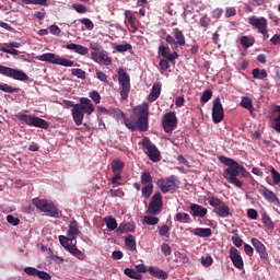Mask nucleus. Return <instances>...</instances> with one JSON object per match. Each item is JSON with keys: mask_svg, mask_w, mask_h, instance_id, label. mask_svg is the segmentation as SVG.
Returning a JSON list of instances; mask_svg holds the SVG:
<instances>
[{"mask_svg": "<svg viewBox=\"0 0 280 280\" xmlns=\"http://www.w3.org/2000/svg\"><path fill=\"white\" fill-rule=\"evenodd\" d=\"M218 160L220 161V163H223L225 166H228V168H225L223 172V176L228 180V183L233 185L234 187H243V182L238 178L240 175L244 178L249 177L253 182H255V178L250 176L245 167L237 161L229 159L224 155H220Z\"/></svg>", "mask_w": 280, "mask_h": 280, "instance_id": "1", "label": "nucleus"}, {"mask_svg": "<svg viewBox=\"0 0 280 280\" xmlns=\"http://www.w3.org/2000/svg\"><path fill=\"white\" fill-rule=\"evenodd\" d=\"M115 116L117 118H124V124L127 129L132 132L139 130L140 132H148L149 130V117H150V106L148 103H143L138 107L137 119L126 118V115L120 109H115Z\"/></svg>", "mask_w": 280, "mask_h": 280, "instance_id": "2", "label": "nucleus"}, {"mask_svg": "<svg viewBox=\"0 0 280 280\" xmlns=\"http://www.w3.org/2000/svg\"><path fill=\"white\" fill-rule=\"evenodd\" d=\"M35 59L37 61H42V62H46V63H50V65H60L63 67H74L75 62L71 59H67V58H62L59 55H55L51 52H47L44 55H37L35 57Z\"/></svg>", "mask_w": 280, "mask_h": 280, "instance_id": "3", "label": "nucleus"}, {"mask_svg": "<svg viewBox=\"0 0 280 280\" xmlns=\"http://www.w3.org/2000/svg\"><path fill=\"white\" fill-rule=\"evenodd\" d=\"M32 205L42 212L46 213V215L50 218H59V211L57 207L47 201L46 199H40L38 197L32 199Z\"/></svg>", "mask_w": 280, "mask_h": 280, "instance_id": "4", "label": "nucleus"}, {"mask_svg": "<svg viewBox=\"0 0 280 280\" xmlns=\"http://www.w3.org/2000/svg\"><path fill=\"white\" fill-rule=\"evenodd\" d=\"M209 205L213 208V212L221 219H226L233 217V212L230 211V208L224 201L218 197L209 198Z\"/></svg>", "mask_w": 280, "mask_h": 280, "instance_id": "5", "label": "nucleus"}, {"mask_svg": "<svg viewBox=\"0 0 280 280\" xmlns=\"http://www.w3.org/2000/svg\"><path fill=\"white\" fill-rule=\"evenodd\" d=\"M118 82L121 86L120 97L121 100H128L130 93V77L124 68L118 70Z\"/></svg>", "mask_w": 280, "mask_h": 280, "instance_id": "6", "label": "nucleus"}, {"mask_svg": "<svg viewBox=\"0 0 280 280\" xmlns=\"http://www.w3.org/2000/svg\"><path fill=\"white\" fill-rule=\"evenodd\" d=\"M0 74L11 78L15 81H21V82H25L30 80V77L25 72L13 69V68H9L5 66H1V65H0Z\"/></svg>", "mask_w": 280, "mask_h": 280, "instance_id": "7", "label": "nucleus"}, {"mask_svg": "<svg viewBox=\"0 0 280 280\" xmlns=\"http://www.w3.org/2000/svg\"><path fill=\"white\" fill-rule=\"evenodd\" d=\"M140 143L147 150V155H149L152 162L158 163L161 161V152L149 138H143Z\"/></svg>", "mask_w": 280, "mask_h": 280, "instance_id": "8", "label": "nucleus"}, {"mask_svg": "<svg viewBox=\"0 0 280 280\" xmlns=\"http://www.w3.org/2000/svg\"><path fill=\"white\" fill-rule=\"evenodd\" d=\"M59 241L62 247L66 248L72 255H74V257H78L79 259L84 258V254L77 247V241L69 242V240H67V236L65 235H60Z\"/></svg>", "mask_w": 280, "mask_h": 280, "instance_id": "9", "label": "nucleus"}, {"mask_svg": "<svg viewBox=\"0 0 280 280\" xmlns=\"http://www.w3.org/2000/svg\"><path fill=\"white\" fill-rule=\"evenodd\" d=\"M162 207H163V196L161 192H156L152 201L149 205V208L147 209V213L151 215H158L162 212Z\"/></svg>", "mask_w": 280, "mask_h": 280, "instance_id": "10", "label": "nucleus"}, {"mask_svg": "<svg viewBox=\"0 0 280 280\" xmlns=\"http://www.w3.org/2000/svg\"><path fill=\"white\" fill-rule=\"evenodd\" d=\"M176 126V116L174 112H168L163 115L162 118V128L165 133H171L174 131Z\"/></svg>", "mask_w": 280, "mask_h": 280, "instance_id": "11", "label": "nucleus"}, {"mask_svg": "<svg viewBox=\"0 0 280 280\" xmlns=\"http://www.w3.org/2000/svg\"><path fill=\"white\" fill-rule=\"evenodd\" d=\"M224 119V109L221 103V98L217 97L213 101L212 106V120L214 124H220Z\"/></svg>", "mask_w": 280, "mask_h": 280, "instance_id": "12", "label": "nucleus"}, {"mask_svg": "<svg viewBox=\"0 0 280 280\" xmlns=\"http://www.w3.org/2000/svg\"><path fill=\"white\" fill-rule=\"evenodd\" d=\"M229 257L233 264V266L237 269V270H243L244 268V260L241 256L240 250L236 247H232L229 250Z\"/></svg>", "mask_w": 280, "mask_h": 280, "instance_id": "13", "label": "nucleus"}, {"mask_svg": "<svg viewBox=\"0 0 280 280\" xmlns=\"http://www.w3.org/2000/svg\"><path fill=\"white\" fill-rule=\"evenodd\" d=\"M248 24L258 32L268 28V22L265 18L249 16Z\"/></svg>", "mask_w": 280, "mask_h": 280, "instance_id": "14", "label": "nucleus"}, {"mask_svg": "<svg viewBox=\"0 0 280 280\" xmlns=\"http://www.w3.org/2000/svg\"><path fill=\"white\" fill-rule=\"evenodd\" d=\"M79 234H80L79 223L75 220H73L69 223V229H68V232H67L68 242L73 244V242L77 241V237L79 236Z\"/></svg>", "mask_w": 280, "mask_h": 280, "instance_id": "15", "label": "nucleus"}, {"mask_svg": "<svg viewBox=\"0 0 280 280\" xmlns=\"http://www.w3.org/2000/svg\"><path fill=\"white\" fill-rule=\"evenodd\" d=\"M158 186L163 194L171 191L175 186V177L158 179Z\"/></svg>", "mask_w": 280, "mask_h": 280, "instance_id": "16", "label": "nucleus"}, {"mask_svg": "<svg viewBox=\"0 0 280 280\" xmlns=\"http://www.w3.org/2000/svg\"><path fill=\"white\" fill-rule=\"evenodd\" d=\"M79 107L88 116H91L95 112V107L92 104V101L88 97H81L80 98Z\"/></svg>", "mask_w": 280, "mask_h": 280, "instance_id": "17", "label": "nucleus"}, {"mask_svg": "<svg viewBox=\"0 0 280 280\" xmlns=\"http://www.w3.org/2000/svg\"><path fill=\"white\" fill-rule=\"evenodd\" d=\"M252 245L255 248L256 253L260 255L261 259H268V253L266 250L265 245L258 238H252Z\"/></svg>", "mask_w": 280, "mask_h": 280, "instance_id": "18", "label": "nucleus"}, {"mask_svg": "<svg viewBox=\"0 0 280 280\" xmlns=\"http://www.w3.org/2000/svg\"><path fill=\"white\" fill-rule=\"evenodd\" d=\"M71 116L74 120V125L81 126L83 122L84 113L79 107V104L74 105V108L71 109Z\"/></svg>", "mask_w": 280, "mask_h": 280, "instance_id": "19", "label": "nucleus"}, {"mask_svg": "<svg viewBox=\"0 0 280 280\" xmlns=\"http://www.w3.org/2000/svg\"><path fill=\"white\" fill-rule=\"evenodd\" d=\"M158 54L174 65L176 52L171 54L167 46L160 45Z\"/></svg>", "mask_w": 280, "mask_h": 280, "instance_id": "20", "label": "nucleus"}, {"mask_svg": "<svg viewBox=\"0 0 280 280\" xmlns=\"http://www.w3.org/2000/svg\"><path fill=\"white\" fill-rule=\"evenodd\" d=\"M189 209L192 211L191 214L195 218L203 219L208 214V210L200 205L192 203Z\"/></svg>", "mask_w": 280, "mask_h": 280, "instance_id": "21", "label": "nucleus"}, {"mask_svg": "<svg viewBox=\"0 0 280 280\" xmlns=\"http://www.w3.org/2000/svg\"><path fill=\"white\" fill-rule=\"evenodd\" d=\"M262 196L269 203H275L278 206L280 205V199L272 190L265 188L262 191Z\"/></svg>", "mask_w": 280, "mask_h": 280, "instance_id": "22", "label": "nucleus"}, {"mask_svg": "<svg viewBox=\"0 0 280 280\" xmlns=\"http://www.w3.org/2000/svg\"><path fill=\"white\" fill-rule=\"evenodd\" d=\"M67 49L69 50H74V52L81 55V56H86L89 54V48L84 47L79 44L70 43L66 46Z\"/></svg>", "mask_w": 280, "mask_h": 280, "instance_id": "23", "label": "nucleus"}, {"mask_svg": "<svg viewBox=\"0 0 280 280\" xmlns=\"http://www.w3.org/2000/svg\"><path fill=\"white\" fill-rule=\"evenodd\" d=\"M162 93V84L161 83H154L152 88V92L149 95V102L153 103L154 101L159 100Z\"/></svg>", "mask_w": 280, "mask_h": 280, "instance_id": "24", "label": "nucleus"}, {"mask_svg": "<svg viewBox=\"0 0 280 280\" xmlns=\"http://www.w3.org/2000/svg\"><path fill=\"white\" fill-rule=\"evenodd\" d=\"M192 234L197 237H211L212 231L210 228H195Z\"/></svg>", "mask_w": 280, "mask_h": 280, "instance_id": "25", "label": "nucleus"}, {"mask_svg": "<svg viewBox=\"0 0 280 280\" xmlns=\"http://www.w3.org/2000/svg\"><path fill=\"white\" fill-rule=\"evenodd\" d=\"M16 118L23 124H26L27 126L33 127L35 116L27 115L24 113H18Z\"/></svg>", "mask_w": 280, "mask_h": 280, "instance_id": "26", "label": "nucleus"}, {"mask_svg": "<svg viewBox=\"0 0 280 280\" xmlns=\"http://www.w3.org/2000/svg\"><path fill=\"white\" fill-rule=\"evenodd\" d=\"M125 246L131 250V252H136L137 249V243H136V237L132 234H128L125 237Z\"/></svg>", "mask_w": 280, "mask_h": 280, "instance_id": "27", "label": "nucleus"}, {"mask_svg": "<svg viewBox=\"0 0 280 280\" xmlns=\"http://www.w3.org/2000/svg\"><path fill=\"white\" fill-rule=\"evenodd\" d=\"M125 162L121 160H112V173H121L125 170Z\"/></svg>", "mask_w": 280, "mask_h": 280, "instance_id": "28", "label": "nucleus"}, {"mask_svg": "<svg viewBox=\"0 0 280 280\" xmlns=\"http://www.w3.org/2000/svg\"><path fill=\"white\" fill-rule=\"evenodd\" d=\"M149 272H150V275H152L153 277H155L158 279H163V280L167 279V273L162 269L150 267Z\"/></svg>", "mask_w": 280, "mask_h": 280, "instance_id": "29", "label": "nucleus"}, {"mask_svg": "<svg viewBox=\"0 0 280 280\" xmlns=\"http://www.w3.org/2000/svg\"><path fill=\"white\" fill-rule=\"evenodd\" d=\"M104 222L108 231H115L118 226L117 221L113 215L105 217Z\"/></svg>", "mask_w": 280, "mask_h": 280, "instance_id": "30", "label": "nucleus"}, {"mask_svg": "<svg viewBox=\"0 0 280 280\" xmlns=\"http://www.w3.org/2000/svg\"><path fill=\"white\" fill-rule=\"evenodd\" d=\"M32 127H35V128H40V129H48L49 128V122H47L46 120L37 117V116H34V120H33V125Z\"/></svg>", "mask_w": 280, "mask_h": 280, "instance_id": "31", "label": "nucleus"}, {"mask_svg": "<svg viewBox=\"0 0 280 280\" xmlns=\"http://www.w3.org/2000/svg\"><path fill=\"white\" fill-rule=\"evenodd\" d=\"M124 275H126L128 278L135 279V280H142V275L138 273L137 270L132 268H125Z\"/></svg>", "mask_w": 280, "mask_h": 280, "instance_id": "32", "label": "nucleus"}, {"mask_svg": "<svg viewBox=\"0 0 280 280\" xmlns=\"http://www.w3.org/2000/svg\"><path fill=\"white\" fill-rule=\"evenodd\" d=\"M26 5H40L44 8L49 7V0H22Z\"/></svg>", "mask_w": 280, "mask_h": 280, "instance_id": "33", "label": "nucleus"}, {"mask_svg": "<svg viewBox=\"0 0 280 280\" xmlns=\"http://www.w3.org/2000/svg\"><path fill=\"white\" fill-rule=\"evenodd\" d=\"M256 44L255 37L243 36L241 37V46L245 48L253 47Z\"/></svg>", "mask_w": 280, "mask_h": 280, "instance_id": "34", "label": "nucleus"}, {"mask_svg": "<svg viewBox=\"0 0 280 280\" xmlns=\"http://www.w3.org/2000/svg\"><path fill=\"white\" fill-rule=\"evenodd\" d=\"M252 75L255 80H265L268 75L265 69L260 70L259 68H255L252 71Z\"/></svg>", "mask_w": 280, "mask_h": 280, "instance_id": "35", "label": "nucleus"}, {"mask_svg": "<svg viewBox=\"0 0 280 280\" xmlns=\"http://www.w3.org/2000/svg\"><path fill=\"white\" fill-rule=\"evenodd\" d=\"M136 229L133 223H125V224H120L119 228H117V232H119L120 234H125L128 232H133Z\"/></svg>", "mask_w": 280, "mask_h": 280, "instance_id": "36", "label": "nucleus"}, {"mask_svg": "<svg viewBox=\"0 0 280 280\" xmlns=\"http://www.w3.org/2000/svg\"><path fill=\"white\" fill-rule=\"evenodd\" d=\"M241 107H244L248 112H253L254 110L253 100H250L248 96L242 97Z\"/></svg>", "mask_w": 280, "mask_h": 280, "instance_id": "37", "label": "nucleus"}, {"mask_svg": "<svg viewBox=\"0 0 280 280\" xmlns=\"http://www.w3.org/2000/svg\"><path fill=\"white\" fill-rule=\"evenodd\" d=\"M142 197L145 199H150L153 194V184L144 185L141 189Z\"/></svg>", "mask_w": 280, "mask_h": 280, "instance_id": "38", "label": "nucleus"}, {"mask_svg": "<svg viewBox=\"0 0 280 280\" xmlns=\"http://www.w3.org/2000/svg\"><path fill=\"white\" fill-rule=\"evenodd\" d=\"M153 178L149 172H143L141 174V185L147 186V185H153Z\"/></svg>", "mask_w": 280, "mask_h": 280, "instance_id": "39", "label": "nucleus"}, {"mask_svg": "<svg viewBox=\"0 0 280 280\" xmlns=\"http://www.w3.org/2000/svg\"><path fill=\"white\" fill-rule=\"evenodd\" d=\"M270 173H271L272 184L275 186H278L280 184V173L275 167H271Z\"/></svg>", "mask_w": 280, "mask_h": 280, "instance_id": "40", "label": "nucleus"}, {"mask_svg": "<svg viewBox=\"0 0 280 280\" xmlns=\"http://www.w3.org/2000/svg\"><path fill=\"white\" fill-rule=\"evenodd\" d=\"M262 222H264V224L266 225V228L268 229V230H273L275 229V224H273V221H272V219L270 218V215H268V214H264L262 215Z\"/></svg>", "mask_w": 280, "mask_h": 280, "instance_id": "41", "label": "nucleus"}, {"mask_svg": "<svg viewBox=\"0 0 280 280\" xmlns=\"http://www.w3.org/2000/svg\"><path fill=\"white\" fill-rule=\"evenodd\" d=\"M98 63H102L105 66H110V65H113V59L108 55L102 52L100 56Z\"/></svg>", "mask_w": 280, "mask_h": 280, "instance_id": "42", "label": "nucleus"}, {"mask_svg": "<svg viewBox=\"0 0 280 280\" xmlns=\"http://www.w3.org/2000/svg\"><path fill=\"white\" fill-rule=\"evenodd\" d=\"M176 45L178 46H185L186 39L182 31L176 30Z\"/></svg>", "mask_w": 280, "mask_h": 280, "instance_id": "43", "label": "nucleus"}, {"mask_svg": "<svg viewBox=\"0 0 280 280\" xmlns=\"http://www.w3.org/2000/svg\"><path fill=\"white\" fill-rule=\"evenodd\" d=\"M71 74L80 80H86V72H84L82 69H71Z\"/></svg>", "mask_w": 280, "mask_h": 280, "instance_id": "44", "label": "nucleus"}, {"mask_svg": "<svg viewBox=\"0 0 280 280\" xmlns=\"http://www.w3.org/2000/svg\"><path fill=\"white\" fill-rule=\"evenodd\" d=\"M0 91H2L4 93L13 94V93H18L19 89L9 86L8 84H0Z\"/></svg>", "mask_w": 280, "mask_h": 280, "instance_id": "45", "label": "nucleus"}, {"mask_svg": "<svg viewBox=\"0 0 280 280\" xmlns=\"http://www.w3.org/2000/svg\"><path fill=\"white\" fill-rule=\"evenodd\" d=\"M143 222H145L149 225H155V224H159V218L153 215H145L143 218Z\"/></svg>", "mask_w": 280, "mask_h": 280, "instance_id": "46", "label": "nucleus"}, {"mask_svg": "<svg viewBox=\"0 0 280 280\" xmlns=\"http://www.w3.org/2000/svg\"><path fill=\"white\" fill-rule=\"evenodd\" d=\"M114 49L117 51V52H126L130 49H132V46L130 44H125V45H117L114 47Z\"/></svg>", "mask_w": 280, "mask_h": 280, "instance_id": "47", "label": "nucleus"}, {"mask_svg": "<svg viewBox=\"0 0 280 280\" xmlns=\"http://www.w3.org/2000/svg\"><path fill=\"white\" fill-rule=\"evenodd\" d=\"M212 97V91L211 90H206L202 92L200 96V102L207 103L209 100Z\"/></svg>", "mask_w": 280, "mask_h": 280, "instance_id": "48", "label": "nucleus"}, {"mask_svg": "<svg viewBox=\"0 0 280 280\" xmlns=\"http://www.w3.org/2000/svg\"><path fill=\"white\" fill-rule=\"evenodd\" d=\"M276 112H278V117L273 119L276 122L273 129L276 132L280 133V106L276 107Z\"/></svg>", "mask_w": 280, "mask_h": 280, "instance_id": "49", "label": "nucleus"}, {"mask_svg": "<svg viewBox=\"0 0 280 280\" xmlns=\"http://www.w3.org/2000/svg\"><path fill=\"white\" fill-rule=\"evenodd\" d=\"M210 22H211V20L208 19V16L206 14L202 18H200L199 26L207 30L209 27V25H210Z\"/></svg>", "mask_w": 280, "mask_h": 280, "instance_id": "50", "label": "nucleus"}, {"mask_svg": "<svg viewBox=\"0 0 280 280\" xmlns=\"http://www.w3.org/2000/svg\"><path fill=\"white\" fill-rule=\"evenodd\" d=\"M90 100L94 101L95 104H100L101 102V95L97 91H91L89 93Z\"/></svg>", "mask_w": 280, "mask_h": 280, "instance_id": "51", "label": "nucleus"}, {"mask_svg": "<svg viewBox=\"0 0 280 280\" xmlns=\"http://www.w3.org/2000/svg\"><path fill=\"white\" fill-rule=\"evenodd\" d=\"M176 220H177V222H184V223H187V222H189L188 220H189V214L188 213H182V212H178L177 214H176Z\"/></svg>", "mask_w": 280, "mask_h": 280, "instance_id": "52", "label": "nucleus"}, {"mask_svg": "<svg viewBox=\"0 0 280 280\" xmlns=\"http://www.w3.org/2000/svg\"><path fill=\"white\" fill-rule=\"evenodd\" d=\"M81 24L85 26L86 30L92 31L94 30V23L90 19H82L80 20Z\"/></svg>", "mask_w": 280, "mask_h": 280, "instance_id": "53", "label": "nucleus"}, {"mask_svg": "<svg viewBox=\"0 0 280 280\" xmlns=\"http://www.w3.org/2000/svg\"><path fill=\"white\" fill-rule=\"evenodd\" d=\"M74 11L79 12V14H84L88 12V7L84 4H72Z\"/></svg>", "mask_w": 280, "mask_h": 280, "instance_id": "54", "label": "nucleus"}, {"mask_svg": "<svg viewBox=\"0 0 280 280\" xmlns=\"http://www.w3.org/2000/svg\"><path fill=\"white\" fill-rule=\"evenodd\" d=\"M36 277L39 278L40 280H51L52 279L50 273H48L46 271H40V270L37 271Z\"/></svg>", "mask_w": 280, "mask_h": 280, "instance_id": "55", "label": "nucleus"}, {"mask_svg": "<svg viewBox=\"0 0 280 280\" xmlns=\"http://www.w3.org/2000/svg\"><path fill=\"white\" fill-rule=\"evenodd\" d=\"M7 221L12 224L13 226H18L20 224V219L15 218L13 214H8Z\"/></svg>", "mask_w": 280, "mask_h": 280, "instance_id": "56", "label": "nucleus"}, {"mask_svg": "<svg viewBox=\"0 0 280 280\" xmlns=\"http://www.w3.org/2000/svg\"><path fill=\"white\" fill-rule=\"evenodd\" d=\"M232 243L234 244V246L240 248L243 245V240L238 236V234H235L234 236H232Z\"/></svg>", "mask_w": 280, "mask_h": 280, "instance_id": "57", "label": "nucleus"}, {"mask_svg": "<svg viewBox=\"0 0 280 280\" xmlns=\"http://www.w3.org/2000/svg\"><path fill=\"white\" fill-rule=\"evenodd\" d=\"M24 272L25 275H28V276H37L38 269H36L35 267H25Z\"/></svg>", "mask_w": 280, "mask_h": 280, "instance_id": "58", "label": "nucleus"}, {"mask_svg": "<svg viewBox=\"0 0 280 280\" xmlns=\"http://www.w3.org/2000/svg\"><path fill=\"white\" fill-rule=\"evenodd\" d=\"M247 218H248L249 220H257V219H258V212H257V210H255V209H249V210L247 211Z\"/></svg>", "mask_w": 280, "mask_h": 280, "instance_id": "59", "label": "nucleus"}, {"mask_svg": "<svg viewBox=\"0 0 280 280\" xmlns=\"http://www.w3.org/2000/svg\"><path fill=\"white\" fill-rule=\"evenodd\" d=\"M96 77L101 82L108 83V77L105 72L97 71Z\"/></svg>", "mask_w": 280, "mask_h": 280, "instance_id": "60", "label": "nucleus"}, {"mask_svg": "<svg viewBox=\"0 0 280 280\" xmlns=\"http://www.w3.org/2000/svg\"><path fill=\"white\" fill-rule=\"evenodd\" d=\"M49 31H50V33H51L52 35H55V36H59L60 33H61V30H60L59 26L56 25V24L50 25Z\"/></svg>", "mask_w": 280, "mask_h": 280, "instance_id": "61", "label": "nucleus"}, {"mask_svg": "<svg viewBox=\"0 0 280 280\" xmlns=\"http://www.w3.org/2000/svg\"><path fill=\"white\" fill-rule=\"evenodd\" d=\"M115 176L112 177V185H114V187H117L119 185L118 180L121 179V173H114Z\"/></svg>", "mask_w": 280, "mask_h": 280, "instance_id": "62", "label": "nucleus"}, {"mask_svg": "<svg viewBox=\"0 0 280 280\" xmlns=\"http://www.w3.org/2000/svg\"><path fill=\"white\" fill-rule=\"evenodd\" d=\"M168 233H170V228L167 225L164 224L160 228V236L166 237Z\"/></svg>", "mask_w": 280, "mask_h": 280, "instance_id": "63", "label": "nucleus"}, {"mask_svg": "<svg viewBox=\"0 0 280 280\" xmlns=\"http://www.w3.org/2000/svg\"><path fill=\"white\" fill-rule=\"evenodd\" d=\"M159 65H160L161 70H163V71H166L170 68V62L166 59L160 60Z\"/></svg>", "mask_w": 280, "mask_h": 280, "instance_id": "64", "label": "nucleus"}]
</instances>
